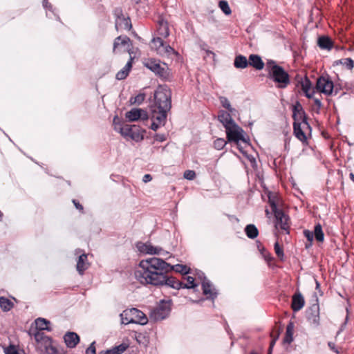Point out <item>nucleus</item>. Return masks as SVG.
<instances>
[{
	"mask_svg": "<svg viewBox=\"0 0 354 354\" xmlns=\"http://www.w3.org/2000/svg\"><path fill=\"white\" fill-rule=\"evenodd\" d=\"M226 143V141L223 138H218L214 142V146L216 149L221 150L223 149Z\"/></svg>",
	"mask_w": 354,
	"mask_h": 354,
	"instance_id": "c03bdc74",
	"label": "nucleus"
},
{
	"mask_svg": "<svg viewBox=\"0 0 354 354\" xmlns=\"http://www.w3.org/2000/svg\"><path fill=\"white\" fill-rule=\"evenodd\" d=\"M350 178L354 182V174L353 173L350 174Z\"/></svg>",
	"mask_w": 354,
	"mask_h": 354,
	"instance_id": "774afa93",
	"label": "nucleus"
},
{
	"mask_svg": "<svg viewBox=\"0 0 354 354\" xmlns=\"http://www.w3.org/2000/svg\"><path fill=\"white\" fill-rule=\"evenodd\" d=\"M196 176V174L192 170H187L184 173V178L187 180H193Z\"/></svg>",
	"mask_w": 354,
	"mask_h": 354,
	"instance_id": "8fccbe9b",
	"label": "nucleus"
},
{
	"mask_svg": "<svg viewBox=\"0 0 354 354\" xmlns=\"http://www.w3.org/2000/svg\"><path fill=\"white\" fill-rule=\"evenodd\" d=\"M154 276L156 278H152V281H153V286H156L165 285L176 290L180 288L190 289L197 286V284L194 282V278L190 276L187 277L186 283L177 281L175 278H166L161 274L155 273L153 274V277Z\"/></svg>",
	"mask_w": 354,
	"mask_h": 354,
	"instance_id": "20e7f679",
	"label": "nucleus"
},
{
	"mask_svg": "<svg viewBox=\"0 0 354 354\" xmlns=\"http://www.w3.org/2000/svg\"><path fill=\"white\" fill-rule=\"evenodd\" d=\"M218 118L225 129L236 124L233 119L232 118L230 113L225 111H221L218 115Z\"/></svg>",
	"mask_w": 354,
	"mask_h": 354,
	"instance_id": "412c9836",
	"label": "nucleus"
},
{
	"mask_svg": "<svg viewBox=\"0 0 354 354\" xmlns=\"http://www.w3.org/2000/svg\"><path fill=\"white\" fill-rule=\"evenodd\" d=\"M36 347L42 353H46L52 346V339L42 331L37 332L35 335Z\"/></svg>",
	"mask_w": 354,
	"mask_h": 354,
	"instance_id": "6e6552de",
	"label": "nucleus"
},
{
	"mask_svg": "<svg viewBox=\"0 0 354 354\" xmlns=\"http://www.w3.org/2000/svg\"><path fill=\"white\" fill-rule=\"evenodd\" d=\"M137 248L140 252L148 254H161L165 256V254H168L167 252H165L162 248L154 247L150 243H138L137 244Z\"/></svg>",
	"mask_w": 354,
	"mask_h": 354,
	"instance_id": "ddd939ff",
	"label": "nucleus"
},
{
	"mask_svg": "<svg viewBox=\"0 0 354 354\" xmlns=\"http://www.w3.org/2000/svg\"><path fill=\"white\" fill-rule=\"evenodd\" d=\"M132 67V58H130V60L126 64L124 67L118 71L116 74V79L119 80H124L128 75L131 68Z\"/></svg>",
	"mask_w": 354,
	"mask_h": 354,
	"instance_id": "a878e982",
	"label": "nucleus"
},
{
	"mask_svg": "<svg viewBox=\"0 0 354 354\" xmlns=\"http://www.w3.org/2000/svg\"><path fill=\"white\" fill-rule=\"evenodd\" d=\"M89 267V263L87 259V254L83 253L78 257L76 269L80 275H82L86 270Z\"/></svg>",
	"mask_w": 354,
	"mask_h": 354,
	"instance_id": "f3484780",
	"label": "nucleus"
},
{
	"mask_svg": "<svg viewBox=\"0 0 354 354\" xmlns=\"http://www.w3.org/2000/svg\"><path fill=\"white\" fill-rule=\"evenodd\" d=\"M248 65L252 66L257 70H261L265 64L259 55L252 54L249 56Z\"/></svg>",
	"mask_w": 354,
	"mask_h": 354,
	"instance_id": "4be33fe9",
	"label": "nucleus"
},
{
	"mask_svg": "<svg viewBox=\"0 0 354 354\" xmlns=\"http://www.w3.org/2000/svg\"><path fill=\"white\" fill-rule=\"evenodd\" d=\"M145 99V93H139L136 96L131 97L130 98V102L131 104H136L139 105L144 102Z\"/></svg>",
	"mask_w": 354,
	"mask_h": 354,
	"instance_id": "a19ab883",
	"label": "nucleus"
},
{
	"mask_svg": "<svg viewBox=\"0 0 354 354\" xmlns=\"http://www.w3.org/2000/svg\"><path fill=\"white\" fill-rule=\"evenodd\" d=\"M336 64L345 66L346 68L351 70L354 66V61L351 58L341 59L335 62Z\"/></svg>",
	"mask_w": 354,
	"mask_h": 354,
	"instance_id": "c9c22d12",
	"label": "nucleus"
},
{
	"mask_svg": "<svg viewBox=\"0 0 354 354\" xmlns=\"http://www.w3.org/2000/svg\"><path fill=\"white\" fill-rule=\"evenodd\" d=\"M293 130H294V134L297 139H299L302 142H306L307 137L302 129L301 122H294Z\"/></svg>",
	"mask_w": 354,
	"mask_h": 354,
	"instance_id": "5701e85b",
	"label": "nucleus"
},
{
	"mask_svg": "<svg viewBox=\"0 0 354 354\" xmlns=\"http://www.w3.org/2000/svg\"><path fill=\"white\" fill-rule=\"evenodd\" d=\"M274 250L277 257L280 259H283L284 256L283 251V249L280 247L278 242H276L274 243Z\"/></svg>",
	"mask_w": 354,
	"mask_h": 354,
	"instance_id": "de8ad7c7",
	"label": "nucleus"
},
{
	"mask_svg": "<svg viewBox=\"0 0 354 354\" xmlns=\"http://www.w3.org/2000/svg\"><path fill=\"white\" fill-rule=\"evenodd\" d=\"M314 102L318 108H320L322 105L321 100L318 98H314Z\"/></svg>",
	"mask_w": 354,
	"mask_h": 354,
	"instance_id": "0e129e2a",
	"label": "nucleus"
},
{
	"mask_svg": "<svg viewBox=\"0 0 354 354\" xmlns=\"http://www.w3.org/2000/svg\"><path fill=\"white\" fill-rule=\"evenodd\" d=\"M304 304H305V301H304V298L302 296L301 293L299 292H296L292 296V299L291 307H292V310L295 312H297V311L300 310L304 306Z\"/></svg>",
	"mask_w": 354,
	"mask_h": 354,
	"instance_id": "dca6fc26",
	"label": "nucleus"
},
{
	"mask_svg": "<svg viewBox=\"0 0 354 354\" xmlns=\"http://www.w3.org/2000/svg\"><path fill=\"white\" fill-rule=\"evenodd\" d=\"M234 66L236 68H245L248 66V60L242 55H236L234 58Z\"/></svg>",
	"mask_w": 354,
	"mask_h": 354,
	"instance_id": "bb28decb",
	"label": "nucleus"
},
{
	"mask_svg": "<svg viewBox=\"0 0 354 354\" xmlns=\"http://www.w3.org/2000/svg\"><path fill=\"white\" fill-rule=\"evenodd\" d=\"M311 86H312L311 82L308 78H306L304 81L301 82L302 90L305 93V95L308 98H312L313 96V94L315 93L314 91L312 93H310Z\"/></svg>",
	"mask_w": 354,
	"mask_h": 354,
	"instance_id": "c756f323",
	"label": "nucleus"
},
{
	"mask_svg": "<svg viewBox=\"0 0 354 354\" xmlns=\"http://www.w3.org/2000/svg\"><path fill=\"white\" fill-rule=\"evenodd\" d=\"M328 346H329V347H330L331 349L334 350V346H335V344H334L333 343H332V342H328Z\"/></svg>",
	"mask_w": 354,
	"mask_h": 354,
	"instance_id": "69168bd1",
	"label": "nucleus"
},
{
	"mask_svg": "<svg viewBox=\"0 0 354 354\" xmlns=\"http://www.w3.org/2000/svg\"><path fill=\"white\" fill-rule=\"evenodd\" d=\"M306 317L311 325L317 326L319 324V306L317 298L315 299V303L307 308Z\"/></svg>",
	"mask_w": 354,
	"mask_h": 354,
	"instance_id": "1a4fd4ad",
	"label": "nucleus"
},
{
	"mask_svg": "<svg viewBox=\"0 0 354 354\" xmlns=\"http://www.w3.org/2000/svg\"><path fill=\"white\" fill-rule=\"evenodd\" d=\"M315 88L318 91L329 95L333 90V82L328 77H319L317 80Z\"/></svg>",
	"mask_w": 354,
	"mask_h": 354,
	"instance_id": "9b49d317",
	"label": "nucleus"
},
{
	"mask_svg": "<svg viewBox=\"0 0 354 354\" xmlns=\"http://www.w3.org/2000/svg\"><path fill=\"white\" fill-rule=\"evenodd\" d=\"M212 286L211 282L205 278L202 283L203 294L206 295L208 299H214L216 297L217 292L214 288H212Z\"/></svg>",
	"mask_w": 354,
	"mask_h": 354,
	"instance_id": "6ab92c4d",
	"label": "nucleus"
},
{
	"mask_svg": "<svg viewBox=\"0 0 354 354\" xmlns=\"http://www.w3.org/2000/svg\"><path fill=\"white\" fill-rule=\"evenodd\" d=\"M0 307L3 311L8 312L13 307V303L10 299L3 297H1Z\"/></svg>",
	"mask_w": 354,
	"mask_h": 354,
	"instance_id": "72a5a7b5",
	"label": "nucleus"
},
{
	"mask_svg": "<svg viewBox=\"0 0 354 354\" xmlns=\"http://www.w3.org/2000/svg\"><path fill=\"white\" fill-rule=\"evenodd\" d=\"M64 342L69 348H75L80 342L79 335L74 332H67L64 336Z\"/></svg>",
	"mask_w": 354,
	"mask_h": 354,
	"instance_id": "a211bd4d",
	"label": "nucleus"
},
{
	"mask_svg": "<svg viewBox=\"0 0 354 354\" xmlns=\"http://www.w3.org/2000/svg\"><path fill=\"white\" fill-rule=\"evenodd\" d=\"M294 324L292 322H290L287 325L286 335L283 338V343L290 344L293 341V331H294Z\"/></svg>",
	"mask_w": 354,
	"mask_h": 354,
	"instance_id": "cd10ccee",
	"label": "nucleus"
},
{
	"mask_svg": "<svg viewBox=\"0 0 354 354\" xmlns=\"http://www.w3.org/2000/svg\"><path fill=\"white\" fill-rule=\"evenodd\" d=\"M100 354H117V353L115 352V350H114V347H113L111 349L100 352Z\"/></svg>",
	"mask_w": 354,
	"mask_h": 354,
	"instance_id": "680f3d73",
	"label": "nucleus"
},
{
	"mask_svg": "<svg viewBox=\"0 0 354 354\" xmlns=\"http://www.w3.org/2000/svg\"><path fill=\"white\" fill-rule=\"evenodd\" d=\"M171 270L187 274L189 272L190 269L185 265L171 266L162 259L152 257L140 262L139 268L134 272V276L141 283L153 286L152 278H156L155 276L153 277V274H161L166 278H174L167 274Z\"/></svg>",
	"mask_w": 354,
	"mask_h": 354,
	"instance_id": "f257e3e1",
	"label": "nucleus"
},
{
	"mask_svg": "<svg viewBox=\"0 0 354 354\" xmlns=\"http://www.w3.org/2000/svg\"><path fill=\"white\" fill-rule=\"evenodd\" d=\"M245 232L248 237L252 239L256 238L259 234L258 229L253 224L246 225Z\"/></svg>",
	"mask_w": 354,
	"mask_h": 354,
	"instance_id": "7c9ffc66",
	"label": "nucleus"
},
{
	"mask_svg": "<svg viewBox=\"0 0 354 354\" xmlns=\"http://www.w3.org/2000/svg\"><path fill=\"white\" fill-rule=\"evenodd\" d=\"M141 109H132L131 110L126 113V118L129 122L136 121L138 119H140L141 116Z\"/></svg>",
	"mask_w": 354,
	"mask_h": 354,
	"instance_id": "c85d7f7f",
	"label": "nucleus"
},
{
	"mask_svg": "<svg viewBox=\"0 0 354 354\" xmlns=\"http://www.w3.org/2000/svg\"><path fill=\"white\" fill-rule=\"evenodd\" d=\"M119 124V133L124 137H131L133 131L136 129V125H130L128 124H125L122 125V124L118 123Z\"/></svg>",
	"mask_w": 354,
	"mask_h": 354,
	"instance_id": "b1692460",
	"label": "nucleus"
},
{
	"mask_svg": "<svg viewBox=\"0 0 354 354\" xmlns=\"http://www.w3.org/2000/svg\"><path fill=\"white\" fill-rule=\"evenodd\" d=\"M227 138L229 142L238 143L240 140L246 142L243 136V130L236 124H234L226 129Z\"/></svg>",
	"mask_w": 354,
	"mask_h": 354,
	"instance_id": "9d476101",
	"label": "nucleus"
},
{
	"mask_svg": "<svg viewBox=\"0 0 354 354\" xmlns=\"http://www.w3.org/2000/svg\"><path fill=\"white\" fill-rule=\"evenodd\" d=\"M164 44V41L160 37L153 38L151 41V48L155 49L158 53Z\"/></svg>",
	"mask_w": 354,
	"mask_h": 354,
	"instance_id": "4c0bfd02",
	"label": "nucleus"
},
{
	"mask_svg": "<svg viewBox=\"0 0 354 354\" xmlns=\"http://www.w3.org/2000/svg\"><path fill=\"white\" fill-rule=\"evenodd\" d=\"M317 45L324 50H330L333 48L332 40L326 36H322L318 38Z\"/></svg>",
	"mask_w": 354,
	"mask_h": 354,
	"instance_id": "393cba45",
	"label": "nucleus"
},
{
	"mask_svg": "<svg viewBox=\"0 0 354 354\" xmlns=\"http://www.w3.org/2000/svg\"><path fill=\"white\" fill-rule=\"evenodd\" d=\"M276 223H275V227H280V228L283 230L287 231L289 228L288 221V217L284 214V212L279 209L274 213Z\"/></svg>",
	"mask_w": 354,
	"mask_h": 354,
	"instance_id": "4468645a",
	"label": "nucleus"
},
{
	"mask_svg": "<svg viewBox=\"0 0 354 354\" xmlns=\"http://www.w3.org/2000/svg\"><path fill=\"white\" fill-rule=\"evenodd\" d=\"M171 300H162L159 304L152 309L149 314V318L154 322L166 319L171 312Z\"/></svg>",
	"mask_w": 354,
	"mask_h": 354,
	"instance_id": "0eeeda50",
	"label": "nucleus"
},
{
	"mask_svg": "<svg viewBox=\"0 0 354 354\" xmlns=\"http://www.w3.org/2000/svg\"><path fill=\"white\" fill-rule=\"evenodd\" d=\"M153 138L155 140L158 142H164L167 139V136L164 133H156Z\"/></svg>",
	"mask_w": 354,
	"mask_h": 354,
	"instance_id": "3c124183",
	"label": "nucleus"
},
{
	"mask_svg": "<svg viewBox=\"0 0 354 354\" xmlns=\"http://www.w3.org/2000/svg\"><path fill=\"white\" fill-rule=\"evenodd\" d=\"M158 34L166 38L169 35V30L168 27V24L167 21L163 20L159 22V28H158Z\"/></svg>",
	"mask_w": 354,
	"mask_h": 354,
	"instance_id": "2f4dec72",
	"label": "nucleus"
},
{
	"mask_svg": "<svg viewBox=\"0 0 354 354\" xmlns=\"http://www.w3.org/2000/svg\"><path fill=\"white\" fill-rule=\"evenodd\" d=\"M171 91L165 86H160L155 91L153 100L149 104L152 130L157 131L166 124L167 113L171 108Z\"/></svg>",
	"mask_w": 354,
	"mask_h": 354,
	"instance_id": "f03ea898",
	"label": "nucleus"
},
{
	"mask_svg": "<svg viewBox=\"0 0 354 354\" xmlns=\"http://www.w3.org/2000/svg\"><path fill=\"white\" fill-rule=\"evenodd\" d=\"M118 123L121 124L119 118L116 115L113 118V126H114V130L119 132V124H118Z\"/></svg>",
	"mask_w": 354,
	"mask_h": 354,
	"instance_id": "864d4df0",
	"label": "nucleus"
},
{
	"mask_svg": "<svg viewBox=\"0 0 354 354\" xmlns=\"http://www.w3.org/2000/svg\"><path fill=\"white\" fill-rule=\"evenodd\" d=\"M268 203L270 205V207H271L273 213H274L280 209L277 208L276 200H275L274 197L271 196L270 194L268 195Z\"/></svg>",
	"mask_w": 354,
	"mask_h": 354,
	"instance_id": "a18cd8bd",
	"label": "nucleus"
},
{
	"mask_svg": "<svg viewBox=\"0 0 354 354\" xmlns=\"http://www.w3.org/2000/svg\"><path fill=\"white\" fill-rule=\"evenodd\" d=\"M35 323L37 325V327L39 328V331H42L44 330H46L48 331H50L51 328L48 327V324H50V322L44 318H37L35 320Z\"/></svg>",
	"mask_w": 354,
	"mask_h": 354,
	"instance_id": "473e14b6",
	"label": "nucleus"
},
{
	"mask_svg": "<svg viewBox=\"0 0 354 354\" xmlns=\"http://www.w3.org/2000/svg\"><path fill=\"white\" fill-rule=\"evenodd\" d=\"M219 100H220V102L222 104V106L224 108H225L226 109H227L229 111V112L232 113L235 110L234 109H233L231 106L230 102L227 100V97H220Z\"/></svg>",
	"mask_w": 354,
	"mask_h": 354,
	"instance_id": "79ce46f5",
	"label": "nucleus"
},
{
	"mask_svg": "<svg viewBox=\"0 0 354 354\" xmlns=\"http://www.w3.org/2000/svg\"><path fill=\"white\" fill-rule=\"evenodd\" d=\"M268 77L277 84L279 88H285L290 83V76L283 67L277 64L275 61L270 59L266 62Z\"/></svg>",
	"mask_w": 354,
	"mask_h": 354,
	"instance_id": "7ed1b4c3",
	"label": "nucleus"
},
{
	"mask_svg": "<svg viewBox=\"0 0 354 354\" xmlns=\"http://www.w3.org/2000/svg\"><path fill=\"white\" fill-rule=\"evenodd\" d=\"M128 346V344L122 343L118 346H114V350H115L117 354H121L126 351Z\"/></svg>",
	"mask_w": 354,
	"mask_h": 354,
	"instance_id": "49530a36",
	"label": "nucleus"
},
{
	"mask_svg": "<svg viewBox=\"0 0 354 354\" xmlns=\"http://www.w3.org/2000/svg\"><path fill=\"white\" fill-rule=\"evenodd\" d=\"M73 203L77 209H79L80 211L83 210V206L79 202H77L76 200L73 199Z\"/></svg>",
	"mask_w": 354,
	"mask_h": 354,
	"instance_id": "052dcab7",
	"label": "nucleus"
},
{
	"mask_svg": "<svg viewBox=\"0 0 354 354\" xmlns=\"http://www.w3.org/2000/svg\"><path fill=\"white\" fill-rule=\"evenodd\" d=\"M114 15L116 17V19H119V17H123L124 15L122 14V10L121 8H116L114 10Z\"/></svg>",
	"mask_w": 354,
	"mask_h": 354,
	"instance_id": "4d7b16f0",
	"label": "nucleus"
},
{
	"mask_svg": "<svg viewBox=\"0 0 354 354\" xmlns=\"http://www.w3.org/2000/svg\"><path fill=\"white\" fill-rule=\"evenodd\" d=\"M304 236L307 239V240L309 241V244H306V248H308V247L311 246L312 245V241L313 240V238H314V234H313V232L310 231V230H305L304 231Z\"/></svg>",
	"mask_w": 354,
	"mask_h": 354,
	"instance_id": "37998d69",
	"label": "nucleus"
},
{
	"mask_svg": "<svg viewBox=\"0 0 354 354\" xmlns=\"http://www.w3.org/2000/svg\"><path fill=\"white\" fill-rule=\"evenodd\" d=\"M292 118H293L295 122H299V120H301L304 127L306 126L308 128H310V125H309L308 122H307V117H306V113H305L301 104L299 102H297L293 105Z\"/></svg>",
	"mask_w": 354,
	"mask_h": 354,
	"instance_id": "f8f14e48",
	"label": "nucleus"
},
{
	"mask_svg": "<svg viewBox=\"0 0 354 354\" xmlns=\"http://www.w3.org/2000/svg\"><path fill=\"white\" fill-rule=\"evenodd\" d=\"M6 354H19L18 351L15 348V346L10 345L4 349Z\"/></svg>",
	"mask_w": 354,
	"mask_h": 354,
	"instance_id": "09e8293b",
	"label": "nucleus"
},
{
	"mask_svg": "<svg viewBox=\"0 0 354 354\" xmlns=\"http://www.w3.org/2000/svg\"><path fill=\"white\" fill-rule=\"evenodd\" d=\"M279 336V333H277V337L275 338H274L272 340V342H270L269 349H268V354H271L272 348H273L277 339H278Z\"/></svg>",
	"mask_w": 354,
	"mask_h": 354,
	"instance_id": "6e6d98bb",
	"label": "nucleus"
},
{
	"mask_svg": "<svg viewBox=\"0 0 354 354\" xmlns=\"http://www.w3.org/2000/svg\"><path fill=\"white\" fill-rule=\"evenodd\" d=\"M209 21H212V22H215V21H216V20L214 19V18L212 16H211V17L209 18Z\"/></svg>",
	"mask_w": 354,
	"mask_h": 354,
	"instance_id": "338daca9",
	"label": "nucleus"
},
{
	"mask_svg": "<svg viewBox=\"0 0 354 354\" xmlns=\"http://www.w3.org/2000/svg\"><path fill=\"white\" fill-rule=\"evenodd\" d=\"M314 236L315 239L319 242H322L324 239V234L322 231V225L320 224H317L315 226L314 230Z\"/></svg>",
	"mask_w": 354,
	"mask_h": 354,
	"instance_id": "f704fd0d",
	"label": "nucleus"
},
{
	"mask_svg": "<svg viewBox=\"0 0 354 354\" xmlns=\"http://www.w3.org/2000/svg\"><path fill=\"white\" fill-rule=\"evenodd\" d=\"M174 53H176L174 49L166 44L162 45V48L159 50V52L158 53V54L160 55H170L171 54Z\"/></svg>",
	"mask_w": 354,
	"mask_h": 354,
	"instance_id": "e433bc0d",
	"label": "nucleus"
},
{
	"mask_svg": "<svg viewBox=\"0 0 354 354\" xmlns=\"http://www.w3.org/2000/svg\"><path fill=\"white\" fill-rule=\"evenodd\" d=\"M152 180V177L150 174H145L142 178V181L144 183H148Z\"/></svg>",
	"mask_w": 354,
	"mask_h": 354,
	"instance_id": "e2e57ef3",
	"label": "nucleus"
},
{
	"mask_svg": "<svg viewBox=\"0 0 354 354\" xmlns=\"http://www.w3.org/2000/svg\"><path fill=\"white\" fill-rule=\"evenodd\" d=\"M218 6L221 10L226 15H229L232 13V10L227 1L222 0L219 1Z\"/></svg>",
	"mask_w": 354,
	"mask_h": 354,
	"instance_id": "58836bf2",
	"label": "nucleus"
},
{
	"mask_svg": "<svg viewBox=\"0 0 354 354\" xmlns=\"http://www.w3.org/2000/svg\"><path fill=\"white\" fill-rule=\"evenodd\" d=\"M120 47H124V50H129L131 47V40L127 36H118L114 40L113 52Z\"/></svg>",
	"mask_w": 354,
	"mask_h": 354,
	"instance_id": "2eb2a0df",
	"label": "nucleus"
},
{
	"mask_svg": "<svg viewBox=\"0 0 354 354\" xmlns=\"http://www.w3.org/2000/svg\"><path fill=\"white\" fill-rule=\"evenodd\" d=\"M130 138L136 142L143 140V135L141 133L139 127L136 126V129L133 131Z\"/></svg>",
	"mask_w": 354,
	"mask_h": 354,
	"instance_id": "ea45409f",
	"label": "nucleus"
},
{
	"mask_svg": "<svg viewBox=\"0 0 354 354\" xmlns=\"http://www.w3.org/2000/svg\"><path fill=\"white\" fill-rule=\"evenodd\" d=\"M144 65L162 80H169L170 71L166 64H161L159 60L155 59H149L145 61Z\"/></svg>",
	"mask_w": 354,
	"mask_h": 354,
	"instance_id": "423d86ee",
	"label": "nucleus"
},
{
	"mask_svg": "<svg viewBox=\"0 0 354 354\" xmlns=\"http://www.w3.org/2000/svg\"><path fill=\"white\" fill-rule=\"evenodd\" d=\"M121 323L127 325L131 323L145 325L148 322L146 315L141 310L133 308L124 310L120 315Z\"/></svg>",
	"mask_w": 354,
	"mask_h": 354,
	"instance_id": "39448f33",
	"label": "nucleus"
},
{
	"mask_svg": "<svg viewBox=\"0 0 354 354\" xmlns=\"http://www.w3.org/2000/svg\"><path fill=\"white\" fill-rule=\"evenodd\" d=\"M43 6L46 9H48L49 10H52V5L48 3V0H43Z\"/></svg>",
	"mask_w": 354,
	"mask_h": 354,
	"instance_id": "bf43d9fd",
	"label": "nucleus"
},
{
	"mask_svg": "<svg viewBox=\"0 0 354 354\" xmlns=\"http://www.w3.org/2000/svg\"><path fill=\"white\" fill-rule=\"evenodd\" d=\"M46 354H61L53 345L46 352Z\"/></svg>",
	"mask_w": 354,
	"mask_h": 354,
	"instance_id": "5fc2aeb1",
	"label": "nucleus"
},
{
	"mask_svg": "<svg viewBox=\"0 0 354 354\" xmlns=\"http://www.w3.org/2000/svg\"><path fill=\"white\" fill-rule=\"evenodd\" d=\"M141 116L140 119L142 120H147L149 118H150V115H148L147 112L143 109H141Z\"/></svg>",
	"mask_w": 354,
	"mask_h": 354,
	"instance_id": "13d9d810",
	"label": "nucleus"
},
{
	"mask_svg": "<svg viewBox=\"0 0 354 354\" xmlns=\"http://www.w3.org/2000/svg\"><path fill=\"white\" fill-rule=\"evenodd\" d=\"M95 344V342L91 344L89 347L86 351V354H96Z\"/></svg>",
	"mask_w": 354,
	"mask_h": 354,
	"instance_id": "603ef678",
	"label": "nucleus"
},
{
	"mask_svg": "<svg viewBox=\"0 0 354 354\" xmlns=\"http://www.w3.org/2000/svg\"><path fill=\"white\" fill-rule=\"evenodd\" d=\"M115 27L118 31L120 30H129L132 27L129 17H123L115 19Z\"/></svg>",
	"mask_w": 354,
	"mask_h": 354,
	"instance_id": "aec40b11",
	"label": "nucleus"
}]
</instances>
